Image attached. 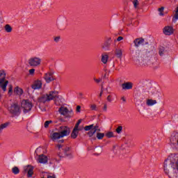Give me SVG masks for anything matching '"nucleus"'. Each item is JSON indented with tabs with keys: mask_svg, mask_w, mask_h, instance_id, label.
Wrapping results in <instances>:
<instances>
[{
	"mask_svg": "<svg viewBox=\"0 0 178 178\" xmlns=\"http://www.w3.org/2000/svg\"><path fill=\"white\" fill-rule=\"evenodd\" d=\"M134 56L142 66H149V65H152L151 59H152L154 56H156V51L136 50Z\"/></svg>",
	"mask_w": 178,
	"mask_h": 178,
	"instance_id": "obj_1",
	"label": "nucleus"
},
{
	"mask_svg": "<svg viewBox=\"0 0 178 178\" xmlns=\"http://www.w3.org/2000/svg\"><path fill=\"white\" fill-rule=\"evenodd\" d=\"M176 155L171 154L165 160L163 164V170L169 178L177 177L176 172Z\"/></svg>",
	"mask_w": 178,
	"mask_h": 178,
	"instance_id": "obj_2",
	"label": "nucleus"
},
{
	"mask_svg": "<svg viewBox=\"0 0 178 178\" xmlns=\"http://www.w3.org/2000/svg\"><path fill=\"white\" fill-rule=\"evenodd\" d=\"M57 148H58L59 151L58 152V156H59V158H66L67 156H69V158H73L70 147L65 145L58 144Z\"/></svg>",
	"mask_w": 178,
	"mask_h": 178,
	"instance_id": "obj_3",
	"label": "nucleus"
},
{
	"mask_svg": "<svg viewBox=\"0 0 178 178\" xmlns=\"http://www.w3.org/2000/svg\"><path fill=\"white\" fill-rule=\"evenodd\" d=\"M9 84V81L6 80V74L4 70H0V88L5 92L6 87Z\"/></svg>",
	"mask_w": 178,
	"mask_h": 178,
	"instance_id": "obj_4",
	"label": "nucleus"
},
{
	"mask_svg": "<svg viewBox=\"0 0 178 178\" xmlns=\"http://www.w3.org/2000/svg\"><path fill=\"white\" fill-rule=\"evenodd\" d=\"M8 111L13 116H19L21 113L20 106L17 103H13L10 106L8 107Z\"/></svg>",
	"mask_w": 178,
	"mask_h": 178,
	"instance_id": "obj_5",
	"label": "nucleus"
},
{
	"mask_svg": "<svg viewBox=\"0 0 178 178\" xmlns=\"http://www.w3.org/2000/svg\"><path fill=\"white\" fill-rule=\"evenodd\" d=\"M21 107L23 109L24 113H29L33 108V103L30 100H22Z\"/></svg>",
	"mask_w": 178,
	"mask_h": 178,
	"instance_id": "obj_6",
	"label": "nucleus"
},
{
	"mask_svg": "<svg viewBox=\"0 0 178 178\" xmlns=\"http://www.w3.org/2000/svg\"><path fill=\"white\" fill-rule=\"evenodd\" d=\"M58 112L60 114L63 115V116H65V118H73V111L72 110L69 111L67 107H63V106L60 107L58 109Z\"/></svg>",
	"mask_w": 178,
	"mask_h": 178,
	"instance_id": "obj_7",
	"label": "nucleus"
},
{
	"mask_svg": "<svg viewBox=\"0 0 178 178\" xmlns=\"http://www.w3.org/2000/svg\"><path fill=\"white\" fill-rule=\"evenodd\" d=\"M28 63L32 67H37L41 65V58L39 57H32L29 58Z\"/></svg>",
	"mask_w": 178,
	"mask_h": 178,
	"instance_id": "obj_8",
	"label": "nucleus"
},
{
	"mask_svg": "<svg viewBox=\"0 0 178 178\" xmlns=\"http://www.w3.org/2000/svg\"><path fill=\"white\" fill-rule=\"evenodd\" d=\"M58 131L61 135V137H66L70 134V128L66 126H61L59 127Z\"/></svg>",
	"mask_w": 178,
	"mask_h": 178,
	"instance_id": "obj_9",
	"label": "nucleus"
},
{
	"mask_svg": "<svg viewBox=\"0 0 178 178\" xmlns=\"http://www.w3.org/2000/svg\"><path fill=\"white\" fill-rule=\"evenodd\" d=\"M58 91H50L49 93L46 94L47 97V100L49 102L52 101L53 99H56V98H59V95H58Z\"/></svg>",
	"mask_w": 178,
	"mask_h": 178,
	"instance_id": "obj_10",
	"label": "nucleus"
},
{
	"mask_svg": "<svg viewBox=\"0 0 178 178\" xmlns=\"http://www.w3.org/2000/svg\"><path fill=\"white\" fill-rule=\"evenodd\" d=\"M24 173H27V177H31L34 175V167L28 165L24 168Z\"/></svg>",
	"mask_w": 178,
	"mask_h": 178,
	"instance_id": "obj_11",
	"label": "nucleus"
},
{
	"mask_svg": "<svg viewBox=\"0 0 178 178\" xmlns=\"http://www.w3.org/2000/svg\"><path fill=\"white\" fill-rule=\"evenodd\" d=\"M163 32L165 35H172L174 33L173 27L170 26H165L163 29Z\"/></svg>",
	"mask_w": 178,
	"mask_h": 178,
	"instance_id": "obj_12",
	"label": "nucleus"
},
{
	"mask_svg": "<svg viewBox=\"0 0 178 178\" xmlns=\"http://www.w3.org/2000/svg\"><path fill=\"white\" fill-rule=\"evenodd\" d=\"M111 44H112V38H108L102 46V48L106 51L111 47Z\"/></svg>",
	"mask_w": 178,
	"mask_h": 178,
	"instance_id": "obj_13",
	"label": "nucleus"
},
{
	"mask_svg": "<svg viewBox=\"0 0 178 178\" xmlns=\"http://www.w3.org/2000/svg\"><path fill=\"white\" fill-rule=\"evenodd\" d=\"M97 131H101V129H99V125L96 124L95 127H93V129L90 130L89 132H88V136L89 137H92Z\"/></svg>",
	"mask_w": 178,
	"mask_h": 178,
	"instance_id": "obj_14",
	"label": "nucleus"
},
{
	"mask_svg": "<svg viewBox=\"0 0 178 178\" xmlns=\"http://www.w3.org/2000/svg\"><path fill=\"white\" fill-rule=\"evenodd\" d=\"M50 137L52 141L59 140V138H63L62 135L60 134V132H54L53 134H51Z\"/></svg>",
	"mask_w": 178,
	"mask_h": 178,
	"instance_id": "obj_15",
	"label": "nucleus"
},
{
	"mask_svg": "<svg viewBox=\"0 0 178 178\" xmlns=\"http://www.w3.org/2000/svg\"><path fill=\"white\" fill-rule=\"evenodd\" d=\"M38 161L39 163H47L48 162V157L44 154L38 156Z\"/></svg>",
	"mask_w": 178,
	"mask_h": 178,
	"instance_id": "obj_16",
	"label": "nucleus"
},
{
	"mask_svg": "<svg viewBox=\"0 0 178 178\" xmlns=\"http://www.w3.org/2000/svg\"><path fill=\"white\" fill-rule=\"evenodd\" d=\"M38 102L40 104H45V102H49L48 97L47 95H42L38 98Z\"/></svg>",
	"mask_w": 178,
	"mask_h": 178,
	"instance_id": "obj_17",
	"label": "nucleus"
},
{
	"mask_svg": "<svg viewBox=\"0 0 178 178\" xmlns=\"http://www.w3.org/2000/svg\"><path fill=\"white\" fill-rule=\"evenodd\" d=\"M41 87H42V83L41 82V81H36L32 85V88L33 90H40Z\"/></svg>",
	"mask_w": 178,
	"mask_h": 178,
	"instance_id": "obj_18",
	"label": "nucleus"
},
{
	"mask_svg": "<svg viewBox=\"0 0 178 178\" xmlns=\"http://www.w3.org/2000/svg\"><path fill=\"white\" fill-rule=\"evenodd\" d=\"M122 90H131L133 88V83L131 82H127L122 84Z\"/></svg>",
	"mask_w": 178,
	"mask_h": 178,
	"instance_id": "obj_19",
	"label": "nucleus"
},
{
	"mask_svg": "<svg viewBox=\"0 0 178 178\" xmlns=\"http://www.w3.org/2000/svg\"><path fill=\"white\" fill-rule=\"evenodd\" d=\"M168 54V51L166 50V48L164 47H159V55L160 56H165Z\"/></svg>",
	"mask_w": 178,
	"mask_h": 178,
	"instance_id": "obj_20",
	"label": "nucleus"
},
{
	"mask_svg": "<svg viewBox=\"0 0 178 178\" xmlns=\"http://www.w3.org/2000/svg\"><path fill=\"white\" fill-rule=\"evenodd\" d=\"M134 44H135V47H140V45L144 44L143 38H136L134 40Z\"/></svg>",
	"mask_w": 178,
	"mask_h": 178,
	"instance_id": "obj_21",
	"label": "nucleus"
},
{
	"mask_svg": "<svg viewBox=\"0 0 178 178\" xmlns=\"http://www.w3.org/2000/svg\"><path fill=\"white\" fill-rule=\"evenodd\" d=\"M79 131H80V129L74 128L72 132L71 133L72 138H77V136H79Z\"/></svg>",
	"mask_w": 178,
	"mask_h": 178,
	"instance_id": "obj_22",
	"label": "nucleus"
},
{
	"mask_svg": "<svg viewBox=\"0 0 178 178\" xmlns=\"http://www.w3.org/2000/svg\"><path fill=\"white\" fill-rule=\"evenodd\" d=\"M44 79L47 83H51V81H54V76L51 74H46L44 76Z\"/></svg>",
	"mask_w": 178,
	"mask_h": 178,
	"instance_id": "obj_23",
	"label": "nucleus"
},
{
	"mask_svg": "<svg viewBox=\"0 0 178 178\" xmlns=\"http://www.w3.org/2000/svg\"><path fill=\"white\" fill-rule=\"evenodd\" d=\"M15 94H17V95H23V89L19 88V86H17L14 89Z\"/></svg>",
	"mask_w": 178,
	"mask_h": 178,
	"instance_id": "obj_24",
	"label": "nucleus"
},
{
	"mask_svg": "<svg viewBox=\"0 0 178 178\" xmlns=\"http://www.w3.org/2000/svg\"><path fill=\"white\" fill-rule=\"evenodd\" d=\"M4 30L6 33H12V31H13V28L10 25L7 24L4 26Z\"/></svg>",
	"mask_w": 178,
	"mask_h": 178,
	"instance_id": "obj_25",
	"label": "nucleus"
},
{
	"mask_svg": "<svg viewBox=\"0 0 178 178\" xmlns=\"http://www.w3.org/2000/svg\"><path fill=\"white\" fill-rule=\"evenodd\" d=\"M108 59H109V56L108 54H102V62L104 65L108 63Z\"/></svg>",
	"mask_w": 178,
	"mask_h": 178,
	"instance_id": "obj_26",
	"label": "nucleus"
},
{
	"mask_svg": "<svg viewBox=\"0 0 178 178\" xmlns=\"http://www.w3.org/2000/svg\"><path fill=\"white\" fill-rule=\"evenodd\" d=\"M95 155H100V154L102 153V147L101 146H97L95 148Z\"/></svg>",
	"mask_w": 178,
	"mask_h": 178,
	"instance_id": "obj_27",
	"label": "nucleus"
},
{
	"mask_svg": "<svg viewBox=\"0 0 178 178\" xmlns=\"http://www.w3.org/2000/svg\"><path fill=\"white\" fill-rule=\"evenodd\" d=\"M115 54L117 58H122V55H123V51H122V49H116Z\"/></svg>",
	"mask_w": 178,
	"mask_h": 178,
	"instance_id": "obj_28",
	"label": "nucleus"
},
{
	"mask_svg": "<svg viewBox=\"0 0 178 178\" xmlns=\"http://www.w3.org/2000/svg\"><path fill=\"white\" fill-rule=\"evenodd\" d=\"M147 106H152V105H155V104H156V100H154V99H147Z\"/></svg>",
	"mask_w": 178,
	"mask_h": 178,
	"instance_id": "obj_29",
	"label": "nucleus"
},
{
	"mask_svg": "<svg viewBox=\"0 0 178 178\" xmlns=\"http://www.w3.org/2000/svg\"><path fill=\"white\" fill-rule=\"evenodd\" d=\"M93 129H94V124L86 126L84 127L85 131H91V130H93Z\"/></svg>",
	"mask_w": 178,
	"mask_h": 178,
	"instance_id": "obj_30",
	"label": "nucleus"
},
{
	"mask_svg": "<svg viewBox=\"0 0 178 178\" xmlns=\"http://www.w3.org/2000/svg\"><path fill=\"white\" fill-rule=\"evenodd\" d=\"M12 172L14 175H19L20 173V170H19V168L15 166L13 168Z\"/></svg>",
	"mask_w": 178,
	"mask_h": 178,
	"instance_id": "obj_31",
	"label": "nucleus"
},
{
	"mask_svg": "<svg viewBox=\"0 0 178 178\" xmlns=\"http://www.w3.org/2000/svg\"><path fill=\"white\" fill-rule=\"evenodd\" d=\"M8 126H9V122H6L4 124H1L0 125V133H1V131H2V130H3V129H6V127H8Z\"/></svg>",
	"mask_w": 178,
	"mask_h": 178,
	"instance_id": "obj_32",
	"label": "nucleus"
},
{
	"mask_svg": "<svg viewBox=\"0 0 178 178\" xmlns=\"http://www.w3.org/2000/svg\"><path fill=\"white\" fill-rule=\"evenodd\" d=\"M104 137H105V134L99 133V132L97 134V138L98 140H102V138H104Z\"/></svg>",
	"mask_w": 178,
	"mask_h": 178,
	"instance_id": "obj_33",
	"label": "nucleus"
},
{
	"mask_svg": "<svg viewBox=\"0 0 178 178\" xmlns=\"http://www.w3.org/2000/svg\"><path fill=\"white\" fill-rule=\"evenodd\" d=\"M133 4H134V7L135 8V9H138V5H140V2L138 1V0H134Z\"/></svg>",
	"mask_w": 178,
	"mask_h": 178,
	"instance_id": "obj_34",
	"label": "nucleus"
},
{
	"mask_svg": "<svg viewBox=\"0 0 178 178\" xmlns=\"http://www.w3.org/2000/svg\"><path fill=\"white\" fill-rule=\"evenodd\" d=\"M12 94H13V86L9 85L8 95H12Z\"/></svg>",
	"mask_w": 178,
	"mask_h": 178,
	"instance_id": "obj_35",
	"label": "nucleus"
},
{
	"mask_svg": "<svg viewBox=\"0 0 178 178\" xmlns=\"http://www.w3.org/2000/svg\"><path fill=\"white\" fill-rule=\"evenodd\" d=\"M105 136L107 137V138H112V137H113V132L108 131L105 134Z\"/></svg>",
	"mask_w": 178,
	"mask_h": 178,
	"instance_id": "obj_36",
	"label": "nucleus"
},
{
	"mask_svg": "<svg viewBox=\"0 0 178 178\" xmlns=\"http://www.w3.org/2000/svg\"><path fill=\"white\" fill-rule=\"evenodd\" d=\"M51 123H52V120L45 121V122H44V128L45 129H48V127H49V124H51Z\"/></svg>",
	"mask_w": 178,
	"mask_h": 178,
	"instance_id": "obj_37",
	"label": "nucleus"
},
{
	"mask_svg": "<svg viewBox=\"0 0 178 178\" xmlns=\"http://www.w3.org/2000/svg\"><path fill=\"white\" fill-rule=\"evenodd\" d=\"M123 130V127L119 126L116 129L115 131L118 133V134H120L122 133V131Z\"/></svg>",
	"mask_w": 178,
	"mask_h": 178,
	"instance_id": "obj_38",
	"label": "nucleus"
},
{
	"mask_svg": "<svg viewBox=\"0 0 178 178\" xmlns=\"http://www.w3.org/2000/svg\"><path fill=\"white\" fill-rule=\"evenodd\" d=\"M165 10V8H163V7L159 8V12L160 16H163V10Z\"/></svg>",
	"mask_w": 178,
	"mask_h": 178,
	"instance_id": "obj_39",
	"label": "nucleus"
},
{
	"mask_svg": "<svg viewBox=\"0 0 178 178\" xmlns=\"http://www.w3.org/2000/svg\"><path fill=\"white\" fill-rule=\"evenodd\" d=\"M80 123H81V120H78L74 129H79V126H80Z\"/></svg>",
	"mask_w": 178,
	"mask_h": 178,
	"instance_id": "obj_40",
	"label": "nucleus"
},
{
	"mask_svg": "<svg viewBox=\"0 0 178 178\" xmlns=\"http://www.w3.org/2000/svg\"><path fill=\"white\" fill-rule=\"evenodd\" d=\"M90 109H92V111H98V109L97 108V105L95 104H92L90 106Z\"/></svg>",
	"mask_w": 178,
	"mask_h": 178,
	"instance_id": "obj_41",
	"label": "nucleus"
},
{
	"mask_svg": "<svg viewBox=\"0 0 178 178\" xmlns=\"http://www.w3.org/2000/svg\"><path fill=\"white\" fill-rule=\"evenodd\" d=\"M41 178H45V177H42ZM47 178H56V175L54 174L48 175Z\"/></svg>",
	"mask_w": 178,
	"mask_h": 178,
	"instance_id": "obj_42",
	"label": "nucleus"
},
{
	"mask_svg": "<svg viewBox=\"0 0 178 178\" xmlns=\"http://www.w3.org/2000/svg\"><path fill=\"white\" fill-rule=\"evenodd\" d=\"M35 72V69L32 68V69L29 70V74H31V76H33Z\"/></svg>",
	"mask_w": 178,
	"mask_h": 178,
	"instance_id": "obj_43",
	"label": "nucleus"
},
{
	"mask_svg": "<svg viewBox=\"0 0 178 178\" xmlns=\"http://www.w3.org/2000/svg\"><path fill=\"white\" fill-rule=\"evenodd\" d=\"M174 17H175V20H178V6L177 7V10H176Z\"/></svg>",
	"mask_w": 178,
	"mask_h": 178,
	"instance_id": "obj_44",
	"label": "nucleus"
},
{
	"mask_svg": "<svg viewBox=\"0 0 178 178\" xmlns=\"http://www.w3.org/2000/svg\"><path fill=\"white\" fill-rule=\"evenodd\" d=\"M175 172H176V173H177V172H178V159L175 161Z\"/></svg>",
	"mask_w": 178,
	"mask_h": 178,
	"instance_id": "obj_45",
	"label": "nucleus"
},
{
	"mask_svg": "<svg viewBox=\"0 0 178 178\" xmlns=\"http://www.w3.org/2000/svg\"><path fill=\"white\" fill-rule=\"evenodd\" d=\"M60 40V36H56L54 38L55 42H59Z\"/></svg>",
	"mask_w": 178,
	"mask_h": 178,
	"instance_id": "obj_46",
	"label": "nucleus"
},
{
	"mask_svg": "<svg viewBox=\"0 0 178 178\" xmlns=\"http://www.w3.org/2000/svg\"><path fill=\"white\" fill-rule=\"evenodd\" d=\"M103 111L104 112H106V111H108V105L106 104H104V108H103Z\"/></svg>",
	"mask_w": 178,
	"mask_h": 178,
	"instance_id": "obj_47",
	"label": "nucleus"
},
{
	"mask_svg": "<svg viewBox=\"0 0 178 178\" xmlns=\"http://www.w3.org/2000/svg\"><path fill=\"white\" fill-rule=\"evenodd\" d=\"M94 81H95V83H97V84H98L99 83H101L102 79H97L94 78Z\"/></svg>",
	"mask_w": 178,
	"mask_h": 178,
	"instance_id": "obj_48",
	"label": "nucleus"
},
{
	"mask_svg": "<svg viewBox=\"0 0 178 178\" xmlns=\"http://www.w3.org/2000/svg\"><path fill=\"white\" fill-rule=\"evenodd\" d=\"M107 101H108V102H112V97H111V95H108L107 97Z\"/></svg>",
	"mask_w": 178,
	"mask_h": 178,
	"instance_id": "obj_49",
	"label": "nucleus"
},
{
	"mask_svg": "<svg viewBox=\"0 0 178 178\" xmlns=\"http://www.w3.org/2000/svg\"><path fill=\"white\" fill-rule=\"evenodd\" d=\"M80 111H81V106H76V112H80Z\"/></svg>",
	"mask_w": 178,
	"mask_h": 178,
	"instance_id": "obj_50",
	"label": "nucleus"
},
{
	"mask_svg": "<svg viewBox=\"0 0 178 178\" xmlns=\"http://www.w3.org/2000/svg\"><path fill=\"white\" fill-rule=\"evenodd\" d=\"M122 40H123V37H122V36H120V37H118V38H117V40H116V41H122Z\"/></svg>",
	"mask_w": 178,
	"mask_h": 178,
	"instance_id": "obj_51",
	"label": "nucleus"
},
{
	"mask_svg": "<svg viewBox=\"0 0 178 178\" xmlns=\"http://www.w3.org/2000/svg\"><path fill=\"white\" fill-rule=\"evenodd\" d=\"M103 92H104V90H102H102H101V92H100V94H99V97H102Z\"/></svg>",
	"mask_w": 178,
	"mask_h": 178,
	"instance_id": "obj_52",
	"label": "nucleus"
},
{
	"mask_svg": "<svg viewBox=\"0 0 178 178\" xmlns=\"http://www.w3.org/2000/svg\"><path fill=\"white\" fill-rule=\"evenodd\" d=\"M122 100L124 102H126V99H124V97H122Z\"/></svg>",
	"mask_w": 178,
	"mask_h": 178,
	"instance_id": "obj_53",
	"label": "nucleus"
},
{
	"mask_svg": "<svg viewBox=\"0 0 178 178\" xmlns=\"http://www.w3.org/2000/svg\"><path fill=\"white\" fill-rule=\"evenodd\" d=\"M0 99H2V95L0 94Z\"/></svg>",
	"mask_w": 178,
	"mask_h": 178,
	"instance_id": "obj_54",
	"label": "nucleus"
},
{
	"mask_svg": "<svg viewBox=\"0 0 178 178\" xmlns=\"http://www.w3.org/2000/svg\"><path fill=\"white\" fill-rule=\"evenodd\" d=\"M79 95H80L81 97H83V93H79Z\"/></svg>",
	"mask_w": 178,
	"mask_h": 178,
	"instance_id": "obj_55",
	"label": "nucleus"
},
{
	"mask_svg": "<svg viewBox=\"0 0 178 178\" xmlns=\"http://www.w3.org/2000/svg\"><path fill=\"white\" fill-rule=\"evenodd\" d=\"M63 141H64V140H60L59 143H63Z\"/></svg>",
	"mask_w": 178,
	"mask_h": 178,
	"instance_id": "obj_56",
	"label": "nucleus"
},
{
	"mask_svg": "<svg viewBox=\"0 0 178 178\" xmlns=\"http://www.w3.org/2000/svg\"><path fill=\"white\" fill-rule=\"evenodd\" d=\"M55 104H56V102H55Z\"/></svg>",
	"mask_w": 178,
	"mask_h": 178,
	"instance_id": "obj_57",
	"label": "nucleus"
}]
</instances>
